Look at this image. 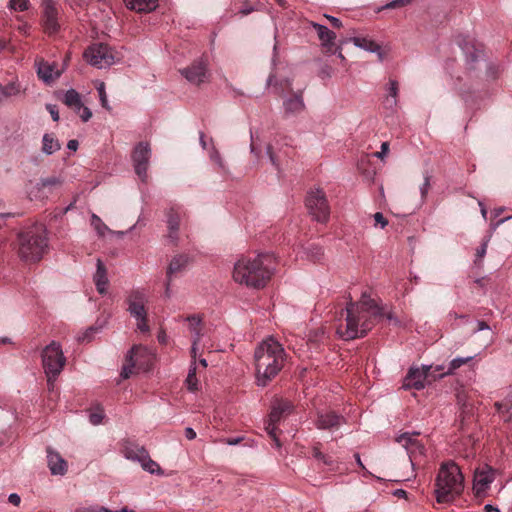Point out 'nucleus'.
Instances as JSON below:
<instances>
[{"instance_id": "nucleus-1", "label": "nucleus", "mask_w": 512, "mask_h": 512, "mask_svg": "<svg viewBox=\"0 0 512 512\" xmlns=\"http://www.w3.org/2000/svg\"><path fill=\"white\" fill-rule=\"evenodd\" d=\"M382 315V307L363 292L359 303L350 302L346 306V322L339 324L336 333L345 341L363 338L371 330L373 319Z\"/></svg>"}, {"instance_id": "nucleus-2", "label": "nucleus", "mask_w": 512, "mask_h": 512, "mask_svg": "<svg viewBox=\"0 0 512 512\" xmlns=\"http://www.w3.org/2000/svg\"><path fill=\"white\" fill-rule=\"evenodd\" d=\"M274 263L275 257L269 253H261L254 258L242 256L234 264L233 279L247 287L263 288L272 276Z\"/></svg>"}, {"instance_id": "nucleus-3", "label": "nucleus", "mask_w": 512, "mask_h": 512, "mask_svg": "<svg viewBox=\"0 0 512 512\" xmlns=\"http://www.w3.org/2000/svg\"><path fill=\"white\" fill-rule=\"evenodd\" d=\"M286 353L283 346L273 337L263 340L255 349L256 381L265 387L281 371Z\"/></svg>"}, {"instance_id": "nucleus-4", "label": "nucleus", "mask_w": 512, "mask_h": 512, "mask_svg": "<svg viewBox=\"0 0 512 512\" xmlns=\"http://www.w3.org/2000/svg\"><path fill=\"white\" fill-rule=\"evenodd\" d=\"M48 236L43 224L35 223L20 230L17 234L16 252L27 263L40 261L48 250Z\"/></svg>"}, {"instance_id": "nucleus-5", "label": "nucleus", "mask_w": 512, "mask_h": 512, "mask_svg": "<svg viewBox=\"0 0 512 512\" xmlns=\"http://www.w3.org/2000/svg\"><path fill=\"white\" fill-rule=\"evenodd\" d=\"M464 489V476L452 460L440 465L435 479V495L438 503H449L460 496Z\"/></svg>"}, {"instance_id": "nucleus-6", "label": "nucleus", "mask_w": 512, "mask_h": 512, "mask_svg": "<svg viewBox=\"0 0 512 512\" xmlns=\"http://www.w3.org/2000/svg\"><path fill=\"white\" fill-rule=\"evenodd\" d=\"M41 358L44 372L46 375H51V378L58 377L66 364L61 344L56 341H52L43 348Z\"/></svg>"}, {"instance_id": "nucleus-7", "label": "nucleus", "mask_w": 512, "mask_h": 512, "mask_svg": "<svg viewBox=\"0 0 512 512\" xmlns=\"http://www.w3.org/2000/svg\"><path fill=\"white\" fill-rule=\"evenodd\" d=\"M146 301V294L140 289L132 290L127 297V310L130 315L136 319L137 328L143 333L149 331V326L147 324V312L145 309Z\"/></svg>"}, {"instance_id": "nucleus-8", "label": "nucleus", "mask_w": 512, "mask_h": 512, "mask_svg": "<svg viewBox=\"0 0 512 512\" xmlns=\"http://www.w3.org/2000/svg\"><path fill=\"white\" fill-rule=\"evenodd\" d=\"M84 58L90 65L98 69L109 67L115 62L112 48L103 43L91 45L84 52Z\"/></svg>"}, {"instance_id": "nucleus-9", "label": "nucleus", "mask_w": 512, "mask_h": 512, "mask_svg": "<svg viewBox=\"0 0 512 512\" xmlns=\"http://www.w3.org/2000/svg\"><path fill=\"white\" fill-rule=\"evenodd\" d=\"M306 206L310 215L318 222L324 223L328 220L330 210L325 193L316 189L309 192L306 198Z\"/></svg>"}, {"instance_id": "nucleus-10", "label": "nucleus", "mask_w": 512, "mask_h": 512, "mask_svg": "<svg viewBox=\"0 0 512 512\" xmlns=\"http://www.w3.org/2000/svg\"><path fill=\"white\" fill-rule=\"evenodd\" d=\"M132 162L135 173L142 182L147 180V171L151 157V148L148 142H139L133 149Z\"/></svg>"}, {"instance_id": "nucleus-11", "label": "nucleus", "mask_w": 512, "mask_h": 512, "mask_svg": "<svg viewBox=\"0 0 512 512\" xmlns=\"http://www.w3.org/2000/svg\"><path fill=\"white\" fill-rule=\"evenodd\" d=\"M432 365H422L421 368L410 367L402 383L404 390L415 389L417 391L425 388V381L430 379Z\"/></svg>"}, {"instance_id": "nucleus-12", "label": "nucleus", "mask_w": 512, "mask_h": 512, "mask_svg": "<svg viewBox=\"0 0 512 512\" xmlns=\"http://www.w3.org/2000/svg\"><path fill=\"white\" fill-rule=\"evenodd\" d=\"M419 435V432H405L400 434L396 438V442L402 445V447L406 450L409 460L411 462L412 467H414V461L418 456H423L425 454V445L416 438Z\"/></svg>"}, {"instance_id": "nucleus-13", "label": "nucleus", "mask_w": 512, "mask_h": 512, "mask_svg": "<svg viewBox=\"0 0 512 512\" xmlns=\"http://www.w3.org/2000/svg\"><path fill=\"white\" fill-rule=\"evenodd\" d=\"M42 24L46 33L52 35L59 31V9L55 0H43Z\"/></svg>"}, {"instance_id": "nucleus-14", "label": "nucleus", "mask_w": 512, "mask_h": 512, "mask_svg": "<svg viewBox=\"0 0 512 512\" xmlns=\"http://www.w3.org/2000/svg\"><path fill=\"white\" fill-rule=\"evenodd\" d=\"M181 75L191 84L200 85L207 80V65L203 60L194 61L180 70Z\"/></svg>"}, {"instance_id": "nucleus-15", "label": "nucleus", "mask_w": 512, "mask_h": 512, "mask_svg": "<svg viewBox=\"0 0 512 512\" xmlns=\"http://www.w3.org/2000/svg\"><path fill=\"white\" fill-rule=\"evenodd\" d=\"M63 184V179L60 176H50L41 178L30 192L35 198H48L54 190L60 188Z\"/></svg>"}, {"instance_id": "nucleus-16", "label": "nucleus", "mask_w": 512, "mask_h": 512, "mask_svg": "<svg viewBox=\"0 0 512 512\" xmlns=\"http://www.w3.org/2000/svg\"><path fill=\"white\" fill-rule=\"evenodd\" d=\"M343 423H345V418L334 411L318 412L315 421L316 427L320 430L339 428Z\"/></svg>"}, {"instance_id": "nucleus-17", "label": "nucleus", "mask_w": 512, "mask_h": 512, "mask_svg": "<svg viewBox=\"0 0 512 512\" xmlns=\"http://www.w3.org/2000/svg\"><path fill=\"white\" fill-rule=\"evenodd\" d=\"M37 75L46 84L52 83L55 79L59 78L61 71L57 68L55 62L49 63L44 60L36 62Z\"/></svg>"}, {"instance_id": "nucleus-18", "label": "nucleus", "mask_w": 512, "mask_h": 512, "mask_svg": "<svg viewBox=\"0 0 512 512\" xmlns=\"http://www.w3.org/2000/svg\"><path fill=\"white\" fill-rule=\"evenodd\" d=\"M47 462L52 475H64L67 472V462L51 448L47 449Z\"/></svg>"}, {"instance_id": "nucleus-19", "label": "nucleus", "mask_w": 512, "mask_h": 512, "mask_svg": "<svg viewBox=\"0 0 512 512\" xmlns=\"http://www.w3.org/2000/svg\"><path fill=\"white\" fill-rule=\"evenodd\" d=\"M350 41L360 49L377 54L380 62L385 59V53L382 51L381 46L374 40L367 37H352Z\"/></svg>"}, {"instance_id": "nucleus-20", "label": "nucleus", "mask_w": 512, "mask_h": 512, "mask_svg": "<svg viewBox=\"0 0 512 512\" xmlns=\"http://www.w3.org/2000/svg\"><path fill=\"white\" fill-rule=\"evenodd\" d=\"M283 107L287 116L301 113L305 109L302 92L298 91L292 96L285 98L283 101Z\"/></svg>"}, {"instance_id": "nucleus-21", "label": "nucleus", "mask_w": 512, "mask_h": 512, "mask_svg": "<svg viewBox=\"0 0 512 512\" xmlns=\"http://www.w3.org/2000/svg\"><path fill=\"white\" fill-rule=\"evenodd\" d=\"M179 207L172 206L166 211L167 225L169 234L168 237L171 241L176 242L178 239V231L180 227V212Z\"/></svg>"}, {"instance_id": "nucleus-22", "label": "nucleus", "mask_w": 512, "mask_h": 512, "mask_svg": "<svg viewBox=\"0 0 512 512\" xmlns=\"http://www.w3.org/2000/svg\"><path fill=\"white\" fill-rule=\"evenodd\" d=\"M108 282L106 267L101 259H97L94 283L99 294H106Z\"/></svg>"}, {"instance_id": "nucleus-23", "label": "nucleus", "mask_w": 512, "mask_h": 512, "mask_svg": "<svg viewBox=\"0 0 512 512\" xmlns=\"http://www.w3.org/2000/svg\"><path fill=\"white\" fill-rule=\"evenodd\" d=\"M293 410V404L289 400H276L269 414L271 421H280L284 415H288Z\"/></svg>"}, {"instance_id": "nucleus-24", "label": "nucleus", "mask_w": 512, "mask_h": 512, "mask_svg": "<svg viewBox=\"0 0 512 512\" xmlns=\"http://www.w3.org/2000/svg\"><path fill=\"white\" fill-rule=\"evenodd\" d=\"M311 26L316 31L318 38L324 48H331L334 45L336 34L328 29L327 26L316 22H311Z\"/></svg>"}, {"instance_id": "nucleus-25", "label": "nucleus", "mask_w": 512, "mask_h": 512, "mask_svg": "<svg viewBox=\"0 0 512 512\" xmlns=\"http://www.w3.org/2000/svg\"><path fill=\"white\" fill-rule=\"evenodd\" d=\"M493 481V476L488 471H477L474 476L473 489L477 495L484 493L488 488L491 482Z\"/></svg>"}, {"instance_id": "nucleus-26", "label": "nucleus", "mask_w": 512, "mask_h": 512, "mask_svg": "<svg viewBox=\"0 0 512 512\" xmlns=\"http://www.w3.org/2000/svg\"><path fill=\"white\" fill-rule=\"evenodd\" d=\"M128 9L136 12H151L158 6V0H124Z\"/></svg>"}, {"instance_id": "nucleus-27", "label": "nucleus", "mask_w": 512, "mask_h": 512, "mask_svg": "<svg viewBox=\"0 0 512 512\" xmlns=\"http://www.w3.org/2000/svg\"><path fill=\"white\" fill-rule=\"evenodd\" d=\"M61 149V143L59 140L50 133H45L42 138L41 151L45 155H52Z\"/></svg>"}, {"instance_id": "nucleus-28", "label": "nucleus", "mask_w": 512, "mask_h": 512, "mask_svg": "<svg viewBox=\"0 0 512 512\" xmlns=\"http://www.w3.org/2000/svg\"><path fill=\"white\" fill-rule=\"evenodd\" d=\"M187 263L188 258L185 255H177L173 257L166 271L167 278L172 280L173 275L184 269Z\"/></svg>"}, {"instance_id": "nucleus-29", "label": "nucleus", "mask_w": 512, "mask_h": 512, "mask_svg": "<svg viewBox=\"0 0 512 512\" xmlns=\"http://www.w3.org/2000/svg\"><path fill=\"white\" fill-rule=\"evenodd\" d=\"M266 85L268 87L273 86L274 92L278 95H282L285 90L292 89V83L289 79H282L278 81L274 74L269 75Z\"/></svg>"}, {"instance_id": "nucleus-30", "label": "nucleus", "mask_w": 512, "mask_h": 512, "mask_svg": "<svg viewBox=\"0 0 512 512\" xmlns=\"http://www.w3.org/2000/svg\"><path fill=\"white\" fill-rule=\"evenodd\" d=\"M474 359V356H468V357H456L452 359L445 372L441 373L439 376H433L434 379H440L447 375H452L454 372L460 368L461 366L467 364L471 360Z\"/></svg>"}, {"instance_id": "nucleus-31", "label": "nucleus", "mask_w": 512, "mask_h": 512, "mask_svg": "<svg viewBox=\"0 0 512 512\" xmlns=\"http://www.w3.org/2000/svg\"><path fill=\"white\" fill-rule=\"evenodd\" d=\"M462 49L465 53L466 61L470 65H472L484 58L483 50L475 47L473 44L465 43V45L462 47Z\"/></svg>"}, {"instance_id": "nucleus-32", "label": "nucleus", "mask_w": 512, "mask_h": 512, "mask_svg": "<svg viewBox=\"0 0 512 512\" xmlns=\"http://www.w3.org/2000/svg\"><path fill=\"white\" fill-rule=\"evenodd\" d=\"M63 102L68 107H72L77 111L82 108V101L80 94L75 89H69L64 94Z\"/></svg>"}, {"instance_id": "nucleus-33", "label": "nucleus", "mask_w": 512, "mask_h": 512, "mask_svg": "<svg viewBox=\"0 0 512 512\" xmlns=\"http://www.w3.org/2000/svg\"><path fill=\"white\" fill-rule=\"evenodd\" d=\"M388 85V94L384 100V105L386 108L392 109L397 105L398 82L396 80H390Z\"/></svg>"}, {"instance_id": "nucleus-34", "label": "nucleus", "mask_w": 512, "mask_h": 512, "mask_svg": "<svg viewBox=\"0 0 512 512\" xmlns=\"http://www.w3.org/2000/svg\"><path fill=\"white\" fill-rule=\"evenodd\" d=\"M136 350V347H132L126 357H125V364L123 365V368H122V371H121V377L123 379H127L129 378L132 374H133V369L136 365L135 363V360H134V352Z\"/></svg>"}, {"instance_id": "nucleus-35", "label": "nucleus", "mask_w": 512, "mask_h": 512, "mask_svg": "<svg viewBox=\"0 0 512 512\" xmlns=\"http://www.w3.org/2000/svg\"><path fill=\"white\" fill-rule=\"evenodd\" d=\"M141 460L142 462L140 465L143 470L149 472L150 474L164 475V471L161 469L157 462L151 459L149 453L142 456Z\"/></svg>"}, {"instance_id": "nucleus-36", "label": "nucleus", "mask_w": 512, "mask_h": 512, "mask_svg": "<svg viewBox=\"0 0 512 512\" xmlns=\"http://www.w3.org/2000/svg\"><path fill=\"white\" fill-rule=\"evenodd\" d=\"M148 451L144 447L129 446L125 448L124 455L127 459L139 462L141 464L142 456L147 455Z\"/></svg>"}, {"instance_id": "nucleus-37", "label": "nucleus", "mask_w": 512, "mask_h": 512, "mask_svg": "<svg viewBox=\"0 0 512 512\" xmlns=\"http://www.w3.org/2000/svg\"><path fill=\"white\" fill-rule=\"evenodd\" d=\"M19 92V86L15 82H10L7 85H2L0 83V103L12 96L18 95Z\"/></svg>"}, {"instance_id": "nucleus-38", "label": "nucleus", "mask_w": 512, "mask_h": 512, "mask_svg": "<svg viewBox=\"0 0 512 512\" xmlns=\"http://www.w3.org/2000/svg\"><path fill=\"white\" fill-rule=\"evenodd\" d=\"M187 388L189 391H197L198 390V379L196 377V363L191 362L187 378L185 380Z\"/></svg>"}, {"instance_id": "nucleus-39", "label": "nucleus", "mask_w": 512, "mask_h": 512, "mask_svg": "<svg viewBox=\"0 0 512 512\" xmlns=\"http://www.w3.org/2000/svg\"><path fill=\"white\" fill-rule=\"evenodd\" d=\"M277 423L278 421H271L269 418L265 425V430L270 438L273 440L277 449L281 448V442L277 436Z\"/></svg>"}, {"instance_id": "nucleus-40", "label": "nucleus", "mask_w": 512, "mask_h": 512, "mask_svg": "<svg viewBox=\"0 0 512 512\" xmlns=\"http://www.w3.org/2000/svg\"><path fill=\"white\" fill-rule=\"evenodd\" d=\"M91 225L101 237H103L107 231H110L107 225L96 214H92L91 216Z\"/></svg>"}, {"instance_id": "nucleus-41", "label": "nucleus", "mask_w": 512, "mask_h": 512, "mask_svg": "<svg viewBox=\"0 0 512 512\" xmlns=\"http://www.w3.org/2000/svg\"><path fill=\"white\" fill-rule=\"evenodd\" d=\"M307 256L313 261H318L323 256V249L317 245H310L306 248Z\"/></svg>"}, {"instance_id": "nucleus-42", "label": "nucleus", "mask_w": 512, "mask_h": 512, "mask_svg": "<svg viewBox=\"0 0 512 512\" xmlns=\"http://www.w3.org/2000/svg\"><path fill=\"white\" fill-rule=\"evenodd\" d=\"M104 418V411L102 408H97L96 411L89 414V421L93 425H99Z\"/></svg>"}, {"instance_id": "nucleus-43", "label": "nucleus", "mask_w": 512, "mask_h": 512, "mask_svg": "<svg viewBox=\"0 0 512 512\" xmlns=\"http://www.w3.org/2000/svg\"><path fill=\"white\" fill-rule=\"evenodd\" d=\"M9 7L14 10L25 11L28 9L27 0H10Z\"/></svg>"}, {"instance_id": "nucleus-44", "label": "nucleus", "mask_w": 512, "mask_h": 512, "mask_svg": "<svg viewBox=\"0 0 512 512\" xmlns=\"http://www.w3.org/2000/svg\"><path fill=\"white\" fill-rule=\"evenodd\" d=\"M510 400V396H508L504 402H496L495 403V407L497 409V411L499 413H502V412H507L510 414V416H512V409L510 411H508V408L511 406V403L509 402Z\"/></svg>"}, {"instance_id": "nucleus-45", "label": "nucleus", "mask_w": 512, "mask_h": 512, "mask_svg": "<svg viewBox=\"0 0 512 512\" xmlns=\"http://www.w3.org/2000/svg\"><path fill=\"white\" fill-rule=\"evenodd\" d=\"M97 90H98V93H99L100 102H101L102 107H104L107 110H110L111 108H110V106L108 104V99H107V95H106V92H105L104 84L102 83L97 88Z\"/></svg>"}, {"instance_id": "nucleus-46", "label": "nucleus", "mask_w": 512, "mask_h": 512, "mask_svg": "<svg viewBox=\"0 0 512 512\" xmlns=\"http://www.w3.org/2000/svg\"><path fill=\"white\" fill-rule=\"evenodd\" d=\"M257 7L254 4L249 3L247 0H245L239 9V13L243 16H246L253 11H256Z\"/></svg>"}, {"instance_id": "nucleus-47", "label": "nucleus", "mask_w": 512, "mask_h": 512, "mask_svg": "<svg viewBox=\"0 0 512 512\" xmlns=\"http://www.w3.org/2000/svg\"><path fill=\"white\" fill-rule=\"evenodd\" d=\"M430 180H431L430 174L426 173L424 175V182L420 186V193H421L422 198H425L426 195L428 194V191L430 189Z\"/></svg>"}, {"instance_id": "nucleus-48", "label": "nucleus", "mask_w": 512, "mask_h": 512, "mask_svg": "<svg viewBox=\"0 0 512 512\" xmlns=\"http://www.w3.org/2000/svg\"><path fill=\"white\" fill-rule=\"evenodd\" d=\"M373 217L375 220V225L379 224L382 229L388 225V220L383 216L381 212H376Z\"/></svg>"}, {"instance_id": "nucleus-49", "label": "nucleus", "mask_w": 512, "mask_h": 512, "mask_svg": "<svg viewBox=\"0 0 512 512\" xmlns=\"http://www.w3.org/2000/svg\"><path fill=\"white\" fill-rule=\"evenodd\" d=\"M46 109L50 113L53 121H59V111L55 104H47Z\"/></svg>"}, {"instance_id": "nucleus-50", "label": "nucleus", "mask_w": 512, "mask_h": 512, "mask_svg": "<svg viewBox=\"0 0 512 512\" xmlns=\"http://www.w3.org/2000/svg\"><path fill=\"white\" fill-rule=\"evenodd\" d=\"M186 321H188L190 323V329H191V328H198L202 322V319L198 315H191L186 318Z\"/></svg>"}, {"instance_id": "nucleus-51", "label": "nucleus", "mask_w": 512, "mask_h": 512, "mask_svg": "<svg viewBox=\"0 0 512 512\" xmlns=\"http://www.w3.org/2000/svg\"><path fill=\"white\" fill-rule=\"evenodd\" d=\"M210 159L212 161H214L215 163H217L219 165V167H221V168L223 167V162H222V158L220 156V153L214 147H213L212 151L210 152Z\"/></svg>"}, {"instance_id": "nucleus-52", "label": "nucleus", "mask_w": 512, "mask_h": 512, "mask_svg": "<svg viewBox=\"0 0 512 512\" xmlns=\"http://www.w3.org/2000/svg\"><path fill=\"white\" fill-rule=\"evenodd\" d=\"M501 223H505V227H504V229L506 230V232H507L510 236H512V216L507 217V218H505V219H502V220L498 221V222L496 223V226H497V225H499V224H501Z\"/></svg>"}, {"instance_id": "nucleus-53", "label": "nucleus", "mask_w": 512, "mask_h": 512, "mask_svg": "<svg viewBox=\"0 0 512 512\" xmlns=\"http://www.w3.org/2000/svg\"><path fill=\"white\" fill-rule=\"evenodd\" d=\"M488 241L489 239H487L486 241H484L476 250V258L477 260L479 259H482L485 254H486V250H487V245H488Z\"/></svg>"}, {"instance_id": "nucleus-54", "label": "nucleus", "mask_w": 512, "mask_h": 512, "mask_svg": "<svg viewBox=\"0 0 512 512\" xmlns=\"http://www.w3.org/2000/svg\"><path fill=\"white\" fill-rule=\"evenodd\" d=\"M266 154L268 155L269 160L272 163V165L278 169L279 168V163L277 161L276 156L274 155V153L272 151V146L271 145H268L266 147Z\"/></svg>"}, {"instance_id": "nucleus-55", "label": "nucleus", "mask_w": 512, "mask_h": 512, "mask_svg": "<svg viewBox=\"0 0 512 512\" xmlns=\"http://www.w3.org/2000/svg\"><path fill=\"white\" fill-rule=\"evenodd\" d=\"M413 0H393L390 3H388L385 8H396V7H402L409 3H411Z\"/></svg>"}, {"instance_id": "nucleus-56", "label": "nucleus", "mask_w": 512, "mask_h": 512, "mask_svg": "<svg viewBox=\"0 0 512 512\" xmlns=\"http://www.w3.org/2000/svg\"><path fill=\"white\" fill-rule=\"evenodd\" d=\"M104 509L105 507L103 506L93 505L89 507L79 508L76 510V512H103Z\"/></svg>"}, {"instance_id": "nucleus-57", "label": "nucleus", "mask_w": 512, "mask_h": 512, "mask_svg": "<svg viewBox=\"0 0 512 512\" xmlns=\"http://www.w3.org/2000/svg\"><path fill=\"white\" fill-rule=\"evenodd\" d=\"M323 17H325L327 20H329V22L331 23V25L334 28H340L342 26L341 20L337 17L331 16L328 14H324Z\"/></svg>"}, {"instance_id": "nucleus-58", "label": "nucleus", "mask_w": 512, "mask_h": 512, "mask_svg": "<svg viewBox=\"0 0 512 512\" xmlns=\"http://www.w3.org/2000/svg\"><path fill=\"white\" fill-rule=\"evenodd\" d=\"M80 117L83 122H87L92 117V112L88 107L82 105Z\"/></svg>"}, {"instance_id": "nucleus-59", "label": "nucleus", "mask_w": 512, "mask_h": 512, "mask_svg": "<svg viewBox=\"0 0 512 512\" xmlns=\"http://www.w3.org/2000/svg\"><path fill=\"white\" fill-rule=\"evenodd\" d=\"M445 366L444 365H432L431 373L432 376H430L431 380H435L433 376H439L441 373L445 372Z\"/></svg>"}, {"instance_id": "nucleus-60", "label": "nucleus", "mask_w": 512, "mask_h": 512, "mask_svg": "<svg viewBox=\"0 0 512 512\" xmlns=\"http://www.w3.org/2000/svg\"><path fill=\"white\" fill-rule=\"evenodd\" d=\"M389 151V143L383 142L381 145V151L377 152L375 155L377 158H383Z\"/></svg>"}, {"instance_id": "nucleus-61", "label": "nucleus", "mask_w": 512, "mask_h": 512, "mask_svg": "<svg viewBox=\"0 0 512 512\" xmlns=\"http://www.w3.org/2000/svg\"><path fill=\"white\" fill-rule=\"evenodd\" d=\"M191 332L193 334V340H192V343H196L198 344L201 340V331L199 328H191Z\"/></svg>"}, {"instance_id": "nucleus-62", "label": "nucleus", "mask_w": 512, "mask_h": 512, "mask_svg": "<svg viewBox=\"0 0 512 512\" xmlns=\"http://www.w3.org/2000/svg\"><path fill=\"white\" fill-rule=\"evenodd\" d=\"M8 501L13 505L18 506L21 502V497L17 493H11L8 497Z\"/></svg>"}, {"instance_id": "nucleus-63", "label": "nucleus", "mask_w": 512, "mask_h": 512, "mask_svg": "<svg viewBox=\"0 0 512 512\" xmlns=\"http://www.w3.org/2000/svg\"><path fill=\"white\" fill-rule=\"evenodd\" d=\"M312 453H313V457L320 462L322 459L325 458V454L320 451L318 446L313 447Z\"/></svg>"}, {"instance_id": "nucleus-64", "label": "nucleus", "mask_w": 512, "mask_h": 512, "mask_svg": "<svg viewBox=\"0 0 512 512\" xmlns=\"http://www.w3.org/2000/svg\"><path fill=\"white\" fill-rule=\"evenodd\" d=\"M185 437L188 439V440H193L196 438V432L194 431L193 428L191 427H187L185 429Z\"/></svg>"}]
</instances>
